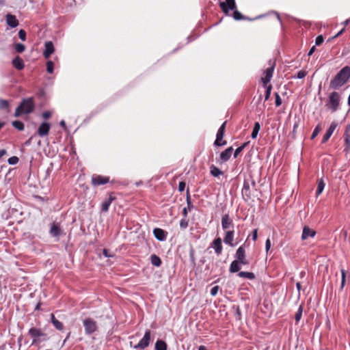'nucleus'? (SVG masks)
Segmentation results:
<instances>
[{
  "instance_id": "obj_37",
  "label": "nucleus",
  "mask_w": 350,
  "mask_h": 350,
  "mask_svg": "<svg viewBox=\"0 0 350 350\" xmlns=\"http://www.w3.org/2000/svg\"><path fill=\"white\" fill-rule=\"evenodd\" d=\"M9 107V103L6 100L0 98V109H8Z\"/></svg>"
},
{
  "instance_id": "obj_54",
  "label": "nucleus",
  "mask_w": 350,
  "mask_h": 350,
  "mask_svg": "<svg viewBox=\"0 0 350 350\" xmlns=\"http://www.w3.org/2000/svg\"><path fill=\"white\" fill-rule=\"evenodd\" d=\"M51 113L50 111H44L43 113H42V117L44 118V119H47L49 118V117H51Z\"/></svg>"
},
{
  "instance_id": "obj_47",
  "label": "nucleus",
  "mask_w": 350,
  "mask_h": 350,
  "mask_svg": "<svg viewBox=\"0 0 350 350\" xmlns=\"http://www.w3.org/2000/svg\"><path fill=\"white\" fill-rule=\"evenodd\" d=\"M275 105L278 107L282 104V100L278 93H275Z\"/></svg>"
},
{
  "instance_id": "obj_14",
  "label": "nucleus",
  "mask_w": 350,
  "mask_h": 350,
  "mask_svg": "<svg viewBox=\"0 0 350 350\" xmlns=\"http://www.w3.org/2000/svg\"><path fill=\"white\" fill-rule=\"evenodd\" d=\"M316 234V232L310 228L308 226H304L303 228V232L301 234V239L302 240H306L309 237H314Z\"/></svg>"
},
{
  "instance_id": "obj_59",
  "label": "nucleus",
  "mask_w": 350,
  "mask_h": 350,
  "mask_svg": "<svg viewBox=\"0 0 350 350\" xmlns=\"http://www.w3.org/2000/svg\"><path fill=\"white\" fill-rule=\"evenodd\" d=\"M6 151L5 150H0V159L5 154Z\"/></svg>"
},
{
  "instance_id": "obj_43",
  "label": "nucleus",
  "mask_w": 350,
  "mask_h": 350,
  "mask_svg": "<svg viewBox=\"0 0 350 350\" xmlns=\"http://www.w3.org/2000/svg\"><path fill=\"white\" fill-rule=\"evenodd\" d=\"M345 150L349 151L350 150V137H345Z\"/></svg>"
},
{
  "instance_id": "obj_19",
  "label": "nucleus",
  "mask_w": 350,
  "mask_h": 350,
  "mask_svg": "<svg viewBox=\"0 0 350 350\" xmlns=\"http://www.w3.org/2000/svg\"><path fill=\"white\" fill-rule=\"evenodd\" d=\"M212 247L215 249V253L217 255L221 254L222 251V245H221V239L218 237L215 239L212 243Z\"/></svg>"
},
{
  "instance_id": "obj_32",
  "label": "nucleus",
  "mask_w": 350,
  "mask_h": 350,
  "mask_svg": "<svg viewBox=\"0 0 350 350\" xmlns=\"http://www.w3.org/2000/svg\"><path fill=\"white\" fill-rule=\"evenodd\" d=\"M211 174L213 176H218L221 174H223L222 171H221L218 167L214 166V165H212L211 167Z\"/></svg>"
},
{
  "instance_id": "obj_8",
  "label": "nucleus",
  "mask_w": 350,
  "mask_h": 350,
  "mask_svg": "<svg viewBox=\"0 0 350 350\" xmlns=\"http://www.w3.org/2000/svg\"><path fill=\"white\" fill-rule=\"evenodd\" d=\"M220 7L223 12L227 14L229 10H232L236 8L235 1L234 0H226V1L220 3Z\"/></svg>"
},
{
  "instance_id": "obj_49",
  "label": "nucleus",
  "mask_w": 350,
  "mask_h": 350,
  "mask_svg": "<svg viewBox=\"0 0 350 350\" xmlns=\"http://www.w3.org/2000/svg\"><path fill=\"white\" fill-rule=\"evenodd\" d=\"M271 241L269 239H267L266 240V243H265V250H266V252L268 253V252L269 251L270 248H271Z\"/></svg>"
},
{
  "instance_id": "obj_7",
  "label": "nucleus",
  "mask_w": 350,
  "mask_h": 350,
  "mask_svg": "<svg viewBox=\"0 0 350 350\" xmlns=\"http://www.w3.org/2000/svg\"><path fill=\"white\" fill-rule=\"evenodd\" d=\"M150 334H151L150 331L147 330L145 332L144 337L141 339V340L137 345L133 346V348L134 349H144L145 348H146L150 344Z\"/></svg>"
},
{
  "instance_id": "obj_17",
  "label": "nucleus",
  "mask_w": 350,
  "mask_h": 350,
  "mask_svg": "<svg viewBox=\"0 0 350 350\" xmlns=\"http://www.w3.org/2000/svg\"><path fill=\"white\" fill-rule=\"evenodd\" d=\"M50 233L53 237H57L62 233L60 226L57 223H53L50 229Z\"/></svg>"
},
{
  "instance_id": "obj_12",
  "label": "nucleus",
  "mask_w": 350,
  "mask_h": 350,
  "mask_svg": "<svg viewBox=\"0 0 350 350\" xmlns=\"http://www.w3.org/2000/svg\"><path fill=\"white\" fill-rule=\"evenodd\" d=\"M45 49L43 52V55L45 59H48L55 51V47L51 41H47L44 44Z\"/></svg>"
},
{
  "instance_id": "obj_62",
  "label": "nucleus",
  "mask_w": 350,
  "mask_h": 350,
  "mask_svg": "<svg viewBox=\"0 0 350 350\" xmlns=\"http://www.w3.org/2000/svg\"><path fill=\"white\" fill-rule=\"evenodd\" d=\"M51 322L52 323H53V321H57V319L55 317L54 314H51Z\"/></svg>"
},
{
  "instance_id": "obj_9",
  "label": "nucleus",
  "mask_w": 350,
  "mask_h": 350,
  "mask_svg": "<svg viewBox=\"0 0 350 350\" xmlns=\"http://www.w3.org/2000/svg\"><path fill=\"white\" fill-rule=\"evenodd\" d=\"M226 122H224L221 124V126H220V128L219 129V130L217 133L216 140L215 142V144L216 146H222V145H225L226 144V142L225 141L223 143L219 142L223 139L224 131H225V128H226Z\"/></svg>"
},
{
  "instance_id": "obj_22",
  "label": "nucleus",
  "mask_w": 350,
  "mask_h": 350,
  "mask_svg": "<svg viewBox=\"0 0 350 350\" xmlns=\"http://www.w3.org/2000/svg\"><path fill=\"white\" fill-rule=\"evenodd\" d=\"M109 181L108 178H104L100 176L92 178V183L94 185H100L107 183Z\"/></svg>"
},
{
  "instance_id": "obj_52",
  "label": "nucleus",
  "mask_w": 350,
  "mask_h": 350,
  "mask_svg": "<svg viewBox=\"0 0 350 350\" xmlns=\"http://www.w3.org/2000/svg\"><path fill=\"white\" fill-rule=\"evenodd\" d=\"M258 237V230L255 229L252 232V239L255 241L257 239Z\"/></svg>"
},
{
  "instance_id": "obj_38",
  "label": "nucleus",
  "mask_w": 350,
  "mask_h": 350,
  "mask_svg": "<svg viewBox=\"0 0 350 350\" xmlns=\"http://www.w3.org/2000/svg\"><path fill=\"white\" fill-rule=\"evenodd\" d=\"M246 145L247 143H245L240 147L237 148L234 151V157H237L239 154V153L243 150V148L246 146Z\"/></svg>"
},
{
  "instance_id": "obj_5",
  "label": "nucleus",
  "mask_w": 350,
  "mask_h": 350,
  "mask_svg": "<svg viewBox=\"0 0 350 350\" xmlns=\"http://www.w3.org/2000/svg\"><path fill=\"white\" fill-rule=\"evenodd\" d=\"M340 95L338 92H332L329 97V102L327 106L332 111H335L339 105Z\"/></svg>"
},
{
  "instance_id": "obj_16",
  "label": "nucleus",
  "mask_w": 350,
  "mask_h": 350,
  "mask_svg": "<svg viewBox=\"0 0 350 350\" xmlns=\"http://www.w3.org/2000/svg\"><path fill=\"white\" fill-rule=\"evenodd\" d=\"M51 125L47 122H43L38 129V133L40 136L44 137L48 135Z\"/></svg>"
},
{
  "instance_id": "obj_28",
  "label": "nucleus",
  "mask_w": 350,
  "mask_h": 350,
  "mask_svg": "<svg viewBox=\"0 0 350 350\" xmlns=\"http://www.w3.org/2000/svg\"><path fill=\"white\" fill-rule=\"evenodd\" d=\"M113 198L111 197H109L108 200L103 202L101 206V209L104 212H107L109 210V207L111 203Z\"/></svg>"
},
{
  "instance_id": "obj_27",
  "label": "nucleus",
  "mask_w": 350,
  "mask_h": 350,
  "mask_svg": "<svg viewBox=\"0 0 350 350\" xmlns=\"http://www.w3.org/2000/svg\"><path fill=\"white\" fill-rule=\"evenodd\" d=\"M155 349L156 350H167V345L163 340H159L156 342Z\"/></svg>"
},
{
  "instance_id": "obj_58",
  "label": "nucleus",
  "mask_w": 350,
  "mask_h": 350,
  "mask_svg": "<svg viewBox=\"0 0 350 350\" xmlns=\"http://www.w3.org/2000/svg\"><path fill=\"white\" fill-rule=\"evenodd\" d=\"M344 31V29H342L341 31H340L337 34H336L332 38H336L337 37H338L340 35H341L342 33Z\"/></svg>"
},
{
  "instance_id": "obj_61",
  "label": "nucleus",
  "mask_w": 350,
  "mask_h": 350,
  "mask_svg": "<svg viewBox=\"0 0 350 350\" xmlns=\"http://www.w3.org/2000/svg\"><path fill=\"white\" fill-rule=\"evenodd\" d=\"M345 284V278H342L340 288H343Z\"/></svg>"
},
{
  "instance_id": "obj_55",
  "label": "nucleus",
  "mask_w": 350,
  "mask_h": 350,
  "mask_svg": "<svg viewBox=\"0 0 350 350\" xmlns=\"http://www.w3.org/2000/svg\"><path fill=\"white\" fill-rule=\"evenodd\" d=\"M180 225L182 228H185L187 226V222L185 220H182Z\"/></svg>"
},
{
  "instance_id": "obj_42",
  "label": "nucleus",
  "mask_w": 350,
  "mask_h": 350,
  "mask_svg": "<svg viewBox=\"0 0 350 350\" xmlns=\"http://www.w3.org/2000/svg\"><path fill=\"white\" fill-rule=\"evenodd\" d=\"M18 162V158L17 157H12L8 159V163L10 165H15Z\"/></svg>"
},
{
  "instance_id": "obj_45",
  "label": "nucleus",
  "mask_w": 350,
  "mask_h": 350,
  "mask_svg": "<svg viewBox=\"0 0 350 350\" xmlns=\"http://www.w3.org/2000/svg\"><path fill=\"white\" fill-rule=\"evenodd\" d=\"M233 16H234V19H236V20H240V19L243 18L242 14L240 12H239L237 10H235L234 12Z\"/></svg>"
},
{
  "instance_id": "obj_48",
  "label": "nucleus",
  "mask_w": 350,
  "mask_h": 350,
  "mask_svg": "<svg viewBox=\"0 0 350 350\" xmlns=\"http://www.w3.org/2000/svg\"><path fill=\"white\" fill-rule=\"evenodd\" d=\"M218 290H219L218 286H215L213 287L211 290V295L212 296H215L218 292Z\"/></svg>"
},
{
  "instance_id": "obj_11",
  "label": "nucleus",
  "mask_w": 350,
  "mask_h": 350,
  "mask_svg": "<svg viewBox=\"0 0 350 350\" xmlns=\"http://www.w3.org/2000/svg\"><path fill=\"white\" fill-rule=\"evenodd\" d=\"M236 260L241 261L243 265L248 264V261L245 258V250L243 246L239 247L236 252Z\"/></svg>"
},
{
  "instance_id": "obj_31",
  "label": "nucleus",
  "mask_w": 350,
  "mask_h": 350,
  "mask_svg": "<svg viewBox=\"0 0 350 350\" xmlns=\"http://www.w3.org/2000/svg\"><path fill=\"white\" fill-rule=\"evenodd\" d=\"M325 184L323 181V180L321 178L319 180V183H318V187H317V196H319L322 191H323L324 188H325Z\"/></svg>"
},
{
  "instance_id": "obj_1",
  "label": "nucleus",
  "mask_w": 350,
  "mask_h": 350,
  "mask_svg": "<svg viewBox=\"0 0 350 350\" xmlns=\"http://www.w3.org/2000/svg\"><path fill=\"white\" fill-rule=\"evenodd\" d=\"M350 77V66H345L336 76L331 81L330 86L334 89H338L343 85Z\"/></svg>"
},
{
  "instance_id": "obj_15",
  "label": "nucleus",
  "mask_w": 350,
  "mask_h": 350,
  "mask_svg": "<svg viewBox=\"0 0 350 350\" xmlns=\"http://www.w3.org/2000/svg\"><path fill=\"white\" fill-rule=\"evenodd\" d=\"M338 126V123L336 122H332L331 125L329 126V128L327 131L326 133L324 135L323 138V143H325L331 137L335 129H336Z\"/></svg>"
},
{
  "instance_id": "obj_56",
  "label": "nucleus",
  "mask_w": 350,
  "mask_h": 350,
  "mask_svg": "<svg viewBox=\"0 0 350 350\" xmlns=\"http://www.w3.org/2000/svg\"><path fill=\"white\" fill-rule=\"evenodd\" d=\"M103 253L105 257H110L112 256V255L108 254V251L106 249H104L103 251Z\"/></svg>"
},
{
  "instance_id": "obj_3",
  "label": "nucleus",
  "mask_w": 350,
  "mask_h": 350,
  "mask_svg": "<svg viewBox=\"0 0 350 350\" xmlns=\"http://www.w3.org/2000/svg\"><path fill=\"white\" fill-rule=\"evenodd\" d=\"M29 334L33 338V343L40 342L48 339L46 334L35 327L31 328L29 330Z\"/></svg>"
},
{
  "instance_id": "obj_18",
  "label": "nucleus",
  "mask_w": 350,
  "mask_h": 350,
  "mask_svg": "<svg viewBox=\"0 0 350 350\" xmlns=\"http://www.w3.org/2000/svg\"><path fill=\"white\" fill-rule=\"evenodd\" d=\"M7 24L12 28H14L18 25V21L14 15L8 14L6 16Z\"/></svg>"
},
{
  "instance_id": "obj_57",
  "label": "nucleus",
  "mask_w": 350,
  "mask_h": 350,
  "mask_svg": "<svg viewBox=\"0 0 350 350\" xmlns=\"http://www.w3.org/2000/svg\"><path fill=\"white\" fill-rule=\"evenodd\" d=\"M314 51H315V46H313L310 49V51H309V52H308V55L309 56H310V55H312V53H313Z\"/></svg>"
},
{
  "instance_id": "obj_30",
  "label": "nucleus",
  "mask_w": 350,
  "mask_h": 350,
  "mask_svg": "<svg viewBox=\"0 0 350 350\" xmlns=\"http://www.w3.org/2000/svg\"><path fill=\"white\" fill-rule=\"evenodd\" d=\"M260 125L259 122H256L254 124V126L252 135H251V137L253 139H255L257 137L258 133L260 131Z\"/></svg>"
},
{
  "instance_id": "obj_25",
  "label": "nucleus",
  "mask_w": 350,
  "mask_h": 350,
  "mask_svg": "<svg viewBox=\"0 0 350 350\" xmlns=\"http://www.w3.org/2000/svg\"><path fill=\"white\" fill-rule=\"evenodd\" d=\"M14 66L18 69L21 70L24 67L23 59L20 57H15L12 61Z\"/></svg>"
},
{
  "instance_id": "obj_13",
  "label": "nucleus",
  "mask_w": 350,
  "mask_h": 350,
  "mask_svg": "<svg viewBox=\"0 0 350 350\" xmlns=\"http://www.w3.org/2000/svg\"><path fill=\"white\" fill-rule=\"evenodd\" d=\"M153 234L155 238L160 241H165L167 235V232L161 228H154Z\"/></svg>"
},
{
  "instance_id": "obj_33",
  "label": "nucleus",
  "mask_w": 350,
  "mask_h": 350,
  "mask_svg": "<svg viewBox=\"0 0 350 350\" xmlns=\"http://www.w3.org/2000/svg\"><path fill=\"white\" fill-rule=\"evenodd\" d=\"M12 125L15 129H18V131H23L24 129V124L21 121H14L12 122Z\"/></svg>"
},
{
  "instance_id": "obj_40",
  "label": "nucleus",
  "mask_w": 350,
  "mask_h": 350,
  "mask_svg": "<svg viewBox=\"0 0 350 350\" xmlns=\"http://www.w3.org/2000/svg\"><path fill=\"white\" fill-rule=\"evenodd\" d=\"M271 89H272L271 85H269L268 86H267L266 93H265V100H267L269 98L270 95H271Z\"/></svg>"
},
{
  "instance_id": "obj_50",
  "label": "nucleus",
  "mask_w": 350,
  "mask_h": 350,
  "mask_svg": "<svg viewBox=\"0 0 350 350\" xmlns=\"http://www.w3.org/2000/svg\"><path fill=\"white\" fill-rule=\"evenodd\" d=\"M344 137H350V123L346 127Z\"/></svg>"
},
{
  "instance_id": "obj_2",
  "label": "nucleus",
  "mask_w": 350,
  "mask_h": 350,
  "mask_svg": "<svg viewBox=\"0 0 350 350\" xmlns=\"http://www.w3.org/2000/svg\"><path fill=\"white\" fill-rule=\"evenodd\" d=\"M34 109V103L32 98L24 99L21 104L16 108L14 116H20L23 113H30Z\"/></svg>"
},
{
  "instance_id": "obj_4",
  "label": "nucleus",
  "mask_w": 350,
  "mask_h": 350,
  "mask_svg": "<svg viewBox=\"0 0 350 350\" xmlns=\"http://www.w3.org/2000/svg\"><path fill=\"white\" fill-rule=\"evenodd\" d=\"M269 67L265 70L264 77H262V81L264 84V86H266L267 84L271 81L275 67L274 62L270 60L269 62Z\"/></svg>"
},
{
  "instance_id": "obj_6",
  "label": "nucleus",
  "mask_w": 350,
  "mask_h": 350,
  "mask_svg": "<svg viewBox=\"0 0 350 350\" xmlns=\"http://www.w3.org/2000/svg\"><path fill=\"white\" fill-rule=\"evenodd\" d=\"M83 323L87 334L94 333L97 329L96 322L92 319L88 318L84 319Z\"/></svg>"
},
{
  "instance_id": "obj_51",
  "label": "nucleus",
  "mask_w": 350,
  "mask_h": 350,
  "mask_svg": "<svg viewBox=\"0 0 350 350\" xmlns=\"http://www.w3.org/2000/svg\"><path fill=\"white\" fill-rule=\"evenodd\" d=\"M185 188V183L184 182H180L178 184V189L180 191H183Z\"/></svg>"
},
{
  "instance_id": "obj_64",
  "label": "nucleus",
  "mask_w": 350,
  "mask_h": 350,
  "mask_svg": "<svg viewBox=\"0 0 350 350\" xmlns=\"http://www.w3.org/2000/svg\"><path fill=\"white\" fill-rule=\"evenodd\" d=\"M198 350H207L204 346H200Z\"/></svg>"
},
{
  "instance_id": "obj_21",
  "label": "nucleus",
  "mask_w": 350,
  "mask_h": 350,
  "mask_svg": "<svg viewBox=\"0 0 350 350\" xmlns=\"http://www.w3.org/2000/svg\"><path fill=\"white\" fill-rule=\"evenodd\" d=\"M241 265H243V264L241 263V261L235 260L232 262V263L230 266L229 271L231 273L238 272L241 269Z\"/></svg>"
},
{
  "instance_id": "obj_36",
  "label": "nucleus",
  "mask_w": 350,
  "mask_h": 350,
  "mask_svg": "<svg viewBox=\"0 0 350 350\" xmlns=\"http://www.w3.org/2000/svg\"><path fill=\"white\" fill-rule=\"evenodd\" d=\"M302 311H303V308H302L301 306H300L299 307L297 312L295 314V319L297 322L301 319V317L302 315Z\"/></svg>"
},
{
  "instance_id": "obj_41",
  "label": "nucleus",
  "mask_w": 350,
  "mask_h": 350,
  "mask_svg": "<svg viewBox=\"0 0 350 350\" xmlns=\"http://www.w3.org/2000/svg\"><path fill=\"white\" fill-rule=\"evenodd\" d=\"M321 131V126L319 125L317 126V127L313 131V133L311 136V139H314V137H316V136L318 135V134L320 133Z\"/></svg>"
},
{
  "instance_id": "obj_23",
  "label": "nucleus",
  "mask_w": 350,
  "mask_h": 350,
  "mask_svg": "<svg viewBox=\"0 0 350 350\" xmlns=\"http://www.w3.org/2000/svg\"><path fill=\"white\" fill-rule=\"evenodd\" d=\"M232 152V147H230V148H227L226 150H225L224 152H222L220 154L221 159L223 161H228L230 159V156H231Z\"/></svg>"
},
{
  "instance_id": "obj_20",
  "label": "nucleus",
  "mask_w": 350,
  "mask_h": 350,
  "mask_svg": "<svg viewBox=\"0 0 350 350\" xmlns=\"http://www.w3.org/2000/svg\"><path fill=\"white\" fill-rule=\"evenodd\" d=\"M234 238V231L233 230H229L226 232V235L224 239V241L225 243L228 244L230 246H234V244L232 243Z\"/></svg>"
},
{
  "instance_id": "obj_60",
  "label": "nucleus",
  "mask_w": 350,
  "mask_h": 350,
  "mask_svg": "<svg viewBox=\"0 0 350 350\" xmlns=\"http://www.w3.org/2000/svg\"><path fill=\"white\" fill-rule=\"evenodd\" d=\"M342 278H346V272L344 269H341Z\"/></svg>"
},
{
  "instance_id": "obj_29",
  "label": "nucleus",
  "mask_w": 350,
  "mask_h": 350,
  "mask_svg": "<svg viewBox=\"0 0 350 350\" xmlns=\"http://www.w3.org/2000/svg\"><path fill=\"white\" fill-rule=\"evenodd\" d=\"M150 260L151 263L156 267H159L161 264V260L160 258L156 255H152L150 257Z\"/></svg>"
},
{
  "instance_id": "obj_26",
  "label": "nucleus",
  "mask_w": 350,
  "mask_h": 350,
  "mask_svg": "<svg viewBox=\"0 0 350 350\" xmlns=\"http://www.w3.org/2000/svg\"><path fill=\"white\" fill-rule=\"evenodd\" d=\"M238 275L240 278H247L250 280H253L255 278V275L252 272L241 271L239 273Z\"/></svg>"
},
{
  "instance_id": "obj_46",
  "label": "nucleus",
  "mask_w": 350,
  "mask_h": 350,
  "mask_svg": "<svg viewBox=\"0 0 350 350\" xmlns=\"http://www.w3.org/2000/svg\"><path fill=\"white\" fill-rule=\"evenodd\" d=\"M324 39H323V37L322 36H319L317 37L316 40H315V44L317 45H320L321 44L323 43Z\"/></svg>"
},
{
  "instance_id": "obj_39",
  "label": "nucleus",
  "mask_w": 350,
  "mask_h": 350,
  "mask_svg": "<svg viewBox=\"0 0 350 350\" xmlns=\"http://www.w3.org/2000/svg\"><path fill=\"white\" fill-rule=\"evenodd\" d=\"M46 70L49 73H52L53 72V63L52 61L47 62Z\"/></svg>"
},
{
  "instance_id": "obj_34",
  "label": "nucleus",
  "mask_w": 350,
  "mask_h": 350,
  "mask_svg": "<svg viewBox=\"0 0 350 350\" xmlns=\"http://www.w3.org/2000/svg\"><path fill=\"white\" fill-rule=\"evenodd\" d=\"M15 50L18 53H23L25 50V46L21 43H17L15 44Z\"/></svg>"
},
{
  "instance_id": "obj_24",
  "label": "nucleus",
  "mask_w": 350,
  "mask_h": 350,
  "mask_svg": "<svg viewBox=\"0 0 350 350\" xmlns=\"http://www.w3.org/2000/svg\"><path fill=\"white\" fill-rule=\"evenodd\" d=\"M232 224V221L228 215L223 216L221 219V226L223 229L226 230L230 227Z\"/></svg>"
},
{
  "instance_id": "obj_35",
  "label": "nucleus",
  "mask_w": 350,
  "mask_h": 350,
  "mask_svg": "<svg viewBox=\"0 0 350 350\" xmlns=\"http://www.w3.org/2000/svg\"><path fill=\"white\" fill-rule=\"evenodd\" d=\"M53 325L55 326V327L58 330H62L64 328V325L62 322H60L59 320L53 321Z\"/></svg>"
},
{
  "instance_id": "obj_53",
  "label": "nucleus",
  "mask_w": 350,
  "mask_h": 350,
  "mask_svg": "<svg viewBox=\"0 0 350 350\" xmlns=\"http://www.w3.org/2000/svg\"><path fill=\"white\" fill-rule=\"evenodd\" d=\"M306 76V72L304 71H299L297 73V78L299 79H303Z\"/></svg>"
},
{
  "instance_id": "obj_63",
  "label": "nucleus",
  "mask_w": 350,
  "mask_h": 350,
  "mask_svg": "<svg viewBox=\"0 0 350 350\" xmlns=\"http://www.w3.org/2000/svg\"><path fill=\"white\" fill-rule=\"evenodd\" d=\"M183 213L184 215V216H187V208H184L183 210Z\"/></svg>"
},
{
  "instance_id": "obj_10",
  "label": "nucleus",
  "mask_w": 350,
  "mask_h": 350,
  "mask_svg": "<svg viewBox=\"0 0 350 350\" xmlns=\"http://www.w3.org/2000/svg\"><path fill=\"white\" fill-rule=\"evenodd\" d=\"M255 183L252 180H245L243 183V186L242 189V194L243 196H246L247 198H250L251 196V191H250V187L251 186H254Z\"/></svg>"
},
{
  "instance_id": "obj_44",
  "label": "nucleus",
  "mask_w": 350,
  "mask_h": 350,
  "mask_svg": "<svg viewBox=\"0 0 350 350\" xmlns=\"http://www.w3.org/2000/svg\"><path fill=\"white\" fill-rule=\"evenodd\" d=\"M18 37L23 41H25L26 39V32L23 29H21L18 32Z\"/></svg>"
}]
</instances>
